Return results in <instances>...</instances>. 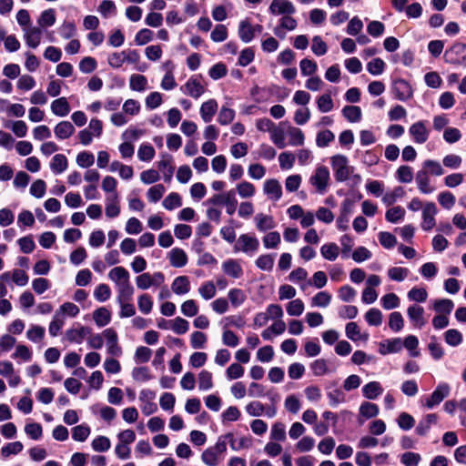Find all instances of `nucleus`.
Returning <instances> with one entry per match:
<instances>
[{
    "instance_id": "nucleus-4",
    "label": "nucleus",
    "mask_w": 466,
    "mask_h": 466,
    "mask_svg": "<svg viewBox=\"0 0 466 466\" xmlns=\"http://www.w3.org/2000/svg\"><path fill=\"white\" fill-rule=\"evenodd\" d=\"M180 90L183 94L195 99L199 98L205 92V86L202 84V76L194 75L190 76L185 85L180 86Z\"/></svg>"
},
{
    "instance_id": "nucleus-32",
    "label": "nucleus",
    "mask_w": 466,
    "mask_h": 466,
    "mask_svg": "<svg viewBox=\"0 0 466 466\" xmlns=\"http://www.w3.org/2000/svg\"><path fill=\"white\" fill-rule=\"evenodd\" d=\"M438 420V417L434 413L427 414L418 424L416 427V433L419 435H425L431 425L436 424Z\"/></svg>"
},
{
    "instance_id": "nucleus-59",
    "label": "nucleus",
    "mask_w": 466,
    "mask_h": 466,
    "mask_svg": "<svg viewBox=\"0 0 466 466\" xmlns=\"http://www.w3.org/2000/svg\"><path fill=\"white\" fill-rule=\"evenodd\" d=\"M228 299L234 308H238L246 300V295L240 289H231L228 291Z\"/></svg>"
},
{
    "instance_id": "nucleus-3",
    "label": "nucleus",
    "mask_w": 466,
    "mask_h": 466,
    "mask_svg": "<svg viewBox=\"0 0 466 466\" xmlns=\"http://www.w3.org/2000/svg\"><path fill=\"white\" fill-rule=\"evenodd\" d=\"M259 248L258 239L251 234H241L234 245L235 252H243L248 256H253Z\"/></svg>"
},
{
    "instance_id": "nucleus-26",
    "label": "nucleus",
    "mask_w": 466,
    "mask_h": 466,
    "mask_svg": "<svg viewBox=\"0 0 466 466\" xmlns=\"http://www.w3.org/2000/svg\"><path fill=\"white\" fill-rule=\"evenodd\" d=\"M120 213V208L118 206V194L114 193L108 195L106 198V217L113 218H116Z\"/></svg>"
},
{
    "instance_id": "nucleus-44",
    "label": "nucleus",
    "mask_w": 466,
    "mask_h": 466,
    "mask_svg": "<svg viewBox=\"0 0 466 466\" xmlns=\"http://www.w3.org/2000/svg\"><path fill=\"white\" fill-rule=\"evenodd\" d=\"M403 347L409 350L410 356L416 358L420 356V351L418 350L419 339L414 335H409L402 340Z\"/></svg>"
},
{
    "instance_id": "nucleus-13",
    "label": "nucleus",
    "mask_w": 466,
    "mask_h": 466,
    "mask_svg": "<svg viewBox=\"0 0 466 466\" xmlns=\"http://www.w3.org/2000/svg\"><path fill=\"white\" fill-rule=\"evenodd\" d=\"M424 309L417 304L410 305L407 309V315L410 323L418 329H421L426 324L424 318Z\"/></svg>"
},
{
    "instance_id": "nucleus-8",
    "label": "nucleus",
    "mask_w": 466,
    "mask_h": 466,
    "mask_svg": "<svg viewBox=\"0 0 466 466\" xmlns=\"http://www.w3.org/2000/svg\"><path fill=\"white\" fill-rule=\"evenodd\" d=\"M391 90L396 99L400 101H407L413 96V89L410 84L403 79L397 78L392 81Z\"/></svg>"
},
{
    "instance_id": "nucleus-22",
    "label": "nucleus",
    "mask_w": 466,
    "mask_h": 466,
    "mask_svg": "<svg viewBox=\"0 0 466 466\" xmlns=\"http://www.w3.org/2000/svg\"><path fill=\"white\" fill-rule=\"evenodd\" d=\"M75 130L73 124L69 121H61L54 128L55 136L59 140L69 138Z\"/></svg>"
},
{
    "instance_id": "nucleus-12",
    "label": "nucleus",
    "mask_w": 466,
    "mask_h": 466,
    "mask_svg": "<svg viewBox=\"0 0 466 466\" xmlns=\"http://www.w3.org/2000/svg\"><path fill=\"white\" fill-rule=\"evenodd\" d=\"M24 40L26 46L30 48L35 49L41 43L43 29L38 26H30L23 28Z\"/></svg>"
},
{
    "instance_id": "nucleus-58",
    "label": "nucleus",
    "mask_w": 466,
    "mask_h": 466,
    "mask_svg": "<svg viewBox=\"0 0 466 466\" xmlns=\"http://www.w3.org/2000/svg\"><path fill=\"white\" fill-rule=\"evenodd\" d=\"M386 64L381 58H373L367 64V70L373 76H380L384 72Z\"/></svg>"
},
{
    "instance_id": "nucleus-14",
    "label": "nucleus",
    "mask_w": 466,
    "mask_h": 466,
    "mask_svg": "<svg viewBox=\"0 0 466 466\" xmlns=\"http://www.w3.org/2000/svg\"><path fill=\"white\" fill-rule=\"evenodd\" d=\"M268 11L274 15H293L296 12V8L289 0H273Z\"/></svg>"
},
{
    "instance_id": "nucleus-62",
    "label": "nucleus",
    "mask_w": 466,
    "mask_h": 466,
    "mask_svg": "<svg viewBox=\"0 0 466 466\" xmlns=\"http://www.w3.org/2000/svg\"><path fill=\"white\" fill-rule=\"evenodd\" d=\"M444 339L448 345L456 347L461 343L462 335L458 329H451L444 333Z\"/></svg>"
},
{
    "instance_id": "nucleus-36",
    "label": "nucleus",
    "mask_w": 466,
    "mask_h": 466,
    "mask_svg": "<svg viewBox=\"0 0 466 466\" xmlns=\"http://www.w3.org/2000/svg\"><path fill=\"white\" fill-rule=\"evenodd\" d=\"M93 319L98 327H105L111 320V313L106 308L101 307L94 311Z\"/></svg>"
},
{
    "instance_id": "nucleus-11",
    "label": "nucleus",
    "mask_w": 466,
    "mask_h": 466,
    "mask_svg": "<svg viewBox=\"0 0 466 466\" xmlns=\"http://www.w3.org/2000/svg\"><path fill=\"white\" fill-rule=\"evenodd\" d=\"M438 213L437 207L433 202H427L422 208L421 228L424 231L431 230L436 225L435 216Z\"/></svg>"
},
{
    "instance_id": "nucleus-45",
    "label": "nucleus",
    "mask_w": 466,
    "mask_h": 466,
    "mask_svg": "<svg viewBox=\"0 0 466 466\" xmlns=\"http://www.w3.org/2000/svg\"><path fill=\"white\" fill-rule=\"evenodd\" d=\"M132 299H116L117 303L120 306L119 317L120 318H130L135 316L136 309L135 306L131 303Z\"/></svg>"
},
{
    "instance_id": "nucleus-61",
    "label": "nucleus",
    "mask_w": 466,
    "mask_h": 466,
    "mask_svg": "<svg viewBox=\"0 0 466 466\" xmlns=\"http://www.w3.org/2000/svg\"><path fill=\"white\" fill-rule=\"evenodd\" d=\"M270 439L275 441H284L286 440V427L282 422L277 421L273 424Z\"/></svg>"
},
{
    "instance_id": "nucleus-31",
    "label": "nucleus",
    "mask_w": 466,
    "mask_h": 466,
    "mask_svg": "<svg viewBox=\"0 0 466 466\" xmlns=\"http://www.w3.org/2000/svg\"><path fill=\"white\" fill-rule=\"evenodd\" d=\"M68 167V161L65 155L56 154L53 157L50 162V168L56 175L61 174L66 170Z\"/></svg>"
},
{
    "instance_id": "nucleus-60",
    "label": "nucleus",
    "mask_w": 466,
    "mask_h": 466,
    "mask_svg": "<svg viewBox=\"0 0 466 466\" xmlns=\"http://www.w3.org/2000/svg\"><path fill=\"white\" fill-rule=\"evenodd\" d=\"M365 320L370 326H380L382 323V313L376 308L370 309L365 314Z\"/></svg>"
},
{
    "instance_id": "nucleus-47",
    "label": "nucleus",
    "mask_w": 466,
    "mask_h": 466,
    "mask_svg": "<svg viewBox=\"0 0 466 466\" xmlns=\"http://www.w3.org/2000/svg\"><path fill=\"white\" fill-rule=\"evenodd\" d=\"M421 170H426L427 174H431L436 177L444 174V169L442 168L440 162L431 159H427L423 162Z\"/></svg>"
},
{
    "instance_id": "nucleus-43",
    "label": "nucleus",
    "mask_w": 466,
    "mask_h": 466,
    "mask_svg": "<svg viewBox=\"0 0 466 466\" xmlns=\"http://www.w3.org/2000/svg\"><path fill=\"white\" fill-rule=\"evenodd\" d=\"M339 247L335 243H327L320 248L321 256L329 261H334L339 256Z\"/></svg>"
},
{
    "instance_id": "nucleus-6",
    "label": "nucleus",
    "mask_w": 466,
    "mask_h": 466,
    "mask_svg": "<svg viewBox=\"0 0 466 466\" xmlns=\"http://www.w3.org/2000/svg\"><path fill=\"white\" fill-rule=\"evenodd\" d=\"M450 385L447 382H440L433 392L425 398L423 405L428 409H433L447 398L450 395Z\"/></svg>"
},
{
    "instance_id": "nucleus-33",
    "label": "nucleus",
    "mask_w": 466,
    "mask_h": 466,
    "mask_svg": "<svg viewBox=\"0 0 466 466\" xmlns=\"http://www.w3.org/2000/svg\"><path fill=\"white\" fill-rule=\"evenodd\" d=\"M345 333L348 339L352 341H358L360 339L368 340L369 335L364 334L363 336L360 333V327L356 322H349L345 327Z\"/></svg>"
},
{
    "instance_id": "nucleus-27",
    "label": "nucleus",
    "mask_w": 466,
    "mask_h": 466,
    "mask_svg": "<svg viewBox=\"0 0 466 466\" xmlns=\"http://www.w3.org/2000/svg\"><path fill=\"white\" fill-rule=\"evenodd\" d=\"M383 392L379 381H370L362 387V395L368 400H376Z\"/></svg>"
},
{
    "instance_id": "nucleus-37",
    "label": "nucleus",
    "mask_w": 466,
    "mask_h": 466,
    "mask_svg": "<svg viewBox=\"0 0 466 466\" xmlns=\"http://www.w3.org/2000/svg\"><path fill=\"white\" fill-rule=\"evenodd\" d=\"M454 308V304L451 299H437L433 303V309L438 314L449 316Z\"/></svg>"
},
{
    "instance_id": "nucleus-34",
    "label": "nucleus",
    "mask_w": 466,
    "mask_h": 466,
    "mask_svg": "<svg viewBox=\"0 0 466 466\" xmlns=\"http://www.w3.org/2000/svg\"><path fill=\"white\" fill-rule=\"evenodd\" d=\"M238 36L244 43H249L254 38L253 25L248 20H242L238 25Z\"/></svg>"
},
{
    "instance_id": "nucleus-52",
    "label": "nucleus",
    "mask_w": 466,
    "mask_h": 466,
    "mask_svg": "<svg viewBox=\"0 0 466 466\" xmlns=\"http://www.w3.org/2000/svg\"><path fill=\"white\" fill-rule=\"evenodd\" d=\"M331 301V295L327 291H319L311 299V306L326 308Z\"/></svg>"
},
{
    "instance_id": "nucleus-63",
    "label": "nucleus",
    "mask_w": 466,
    "mask_h": 466,
    "mask_svg": "<svg viewBox=\"0 0 466 466\" xmlns=\"http://www.w3.org/2000/svg\"><path fill=\"white\" fill-rule=\"evenodd\" d=\"M137 157L141 161H151L155 157V149L150 144L143 143L138 148Z\"/></svg>"
},
{
    "instance_id": "nucleus-51",
    "label": "nucleus",
    "mask_w": 466,
    "mask_h": 466,
    "mask_svg": "<svg viewBox=\"0 0 466 466\" xmlns=\"http://www.w3.org/2000/svg\"><path fill=\"white\" fill-rule=\"evenodd\" d=\"M198 293L205 300H209L216 296L217 289L213 281H206L198 288Z\"/></svg>"
},
{
    "instance_id": "nucleus-25",
    "label": "nucleus",
    "mask_w": 466,
    "mask_h": 466,
    "mask_svg": "<svg viewBox=\"0 0 466 466\" xmlns=\"http://www.w3.org/2000/svg\"><path fill=\"white\" fill-rule=\"evenodd\" d=\"M172 157L167 154L162 155L161 160L158 162V169L163 173V177L166 182L172 179L174 173V167L171 165Z\"/></svg>"
},
{
    "instance_id": "nucleus-48",
    "label": "nucleus",
    "mask_w": 466,
    "mask_h": 466,
    "mask_svg": "<svg viewBox=\"0 0 466 466\" xmlns=\"http://www.w3.org/2000/svg\"><path fill=\"white\" fill-rule=\"evenodd\" d=\"M404 327V319L400 312L393 311L389 316V328L394 332H400Z\"/></svg>"
},
{
    "instance_id": "nucleus-49",
    "label": "nucleus",
    "mask_w": 466,
    "mask_h": 466,
    "mask_svg": "<svg viewBox=\"0 0 466 466\" xmlns=\"http://www.w3.org/2000/svg\"><path fill=\"white\" fill-rule=\"evenodd\" d=\"M147 79L143 75L134 74L130 76L129 86L134 91L142 92L147 88Z\"/></svg>"
},
{
    "instance_id": "nucleus-54",
    "label": "nucleus",
    "mask_w": 466,
    "mask_h": 466,
    "mask_svg": "<svg viewBox=\"0 0 466 466\" xmlns=\"http://www.w3.org/2000/svg\"><path fill=\"white\" fill-rule=\"evenodd\" d=\"M91 432L90 427L86 424H80L73 428L72 438L76 441H85Z\"/></svg>"
},
{
    "instance_id": "nucleus-10",
    "label": "nucleus",
    "mask_w": 466,
    "mask_h": 466,
    "mask_svg": "<svg viewBox=\"0 0 466 466\" xmlns=\"http://www.w3.org/2000/svg\"><path fill=\"white\" fill-rule=\"evenodd\" d=\"M103 336L106 339L107 353L113 357H120L122 355V349L118 345V337L116 330L112 328L106 329L103 331Z\"/></svg>"
},
{
    "instance_id": "nucleus-5",
    "label": "nucleus",
    "mask_w": 466,
    "mask_h": 466,
    "mask_svg": "<svg viewBox=\"0 0 466 466\" xmlns=\"http://www.w3.org/2000/svg\"><path fill=\"white\" fill-rule=\"evenodd\" d=\"M427 124L428 121L426 120H419L411 124L409 127V135L415 144L421 145L428 141L431 130L427 127Z\"/></svg>"
},
{
    "instance_id": "nucleus-7",
    "label": "nucleus",
    "mask_w": 466,
    "mask_h": 466,
    "mask_svg": "<svg viewBox=\"0 0 466 466\" xmlns=\"http://www.w3.org/2000/svg\"><path fill=\"white\" fill-rule=\"evenodd\" d=\"M445 61L452 65H461L466 62V44L455 43L444 53Z\"/></svg>"
},
{
    "instance_id": "nucleus-1",
    "label": "nucleus",
    "mask_w": 466,
    "mask_h": 466,
    "mask_svg": "<svg viewBox=\"0 0 466 466\" xmlns=\"http://www.w3.org/2000/svg\"><path fill=\"white\" fill-rule=\"evenodd\" d=\"M330 165L336 181L344 182L351 178L355 184L360 183L361 177L359 174H354L355 167L350 165L346 156L341 154L332 156Z\"/></svg>"
},
{
    "instance_id": "nucleus-21",
    "label": "nucleus",
    "mask_w": 466,
    "mask_h": 466,
    "mask_svg": "<svg viewBox=\"0 0 466 466\" xmlns=\"http://www.w3.org/2000/svg\"><path fill=\"white\" fill-rule=\"evenodd\" d=\"M264 193L274 201H278L282 196V187L277 179H268L264 183Z\"/></svg>"
},
{
    "instance_id": "nucleus-39",
    "label": "nucleus",
    "mask_w": 466,
    "mask_h": 466,
    "mask_svg": "<svg viewBox=\"0 0 466 466\" xmlns=\"http://www.w3.org/2000/svg\"><path fill=\"white\" fill-rule=\"evenodd\" d=\"M282 123L279 124V127L275 126L271 131L270 134V139L271 141L279 147V148H284L286 147L285 142V130L281 128Z\"/></svg>"
},
{
    "instance_id": "nucleus-42",
    "label": "nucleus",
    "mask_w": 466,
    "mask_h": 466,
    "mask_svg": "<svg viewBox=\"0 0 466 466\" xmlns=\"http://www.w3.org/2000/svg\"><path fill=\"white\" fill-rule=\"evenodd\" d=\"M405 196V190L402 187H396L392 191L387 192L382 197V202L386 206L393 205L398 199Z\"/></svg>"
},
{
    "instance_id": "nucleus-40",
    "label": "nucleus",
    "mask_w": 466,
    "mask_h": 466,
    "mask_svg": "<svg viewBox=\"0 0 466 466\" xmlns=\"http://www.w3.org/2000/svg\"><path fill=\"white\" fill-rule=\"evenodd\" d=\"M116 289L117 291L116 299H132L135 289L134 287L131 285L130 279H128L123 283H120L118 286L116 287Z\"/></svg>"
},
{
    "instance_id": "nucleus-41",
    "label": "nucleus",
    "mask_w": 466,
    "mask_h": 466,
    "mask_svg": "<svg viewBox=\"0 0 466 466\" xmlns=\"http://www.w3.org/2000/svg\"><path fill=\"white\" fill-rule=\"evenodd\" d=\"M56 23V13L54 9H47L41 13L37 24L38 27L45 28L54 25Z\"/></svg>"
},
{
    "instance_id": "nucleus-29",
    "label": "nucleus",
    "mask_w": 466,
    "mask_h": 466,
    "mask_svg": "<svg viewBox=\"0 0 466 466\" xmlns=\"http://www.w3.org/2000/svg\"><path fill=\"white\" fill-rule=\"evenodd\" d=\"M51 111L57 116H66L70 112V106L66 97H59L51 103Z\"/></svg>"
},
{
    "instance_id": "nucleus-16",
    "label": "nucleus",
    "mask_w": 466,
    "mask_h": 466,
    "mask_svg": "<svg viewBox=\"0 0 466 466\" xmlns=\"http://www.w3.org/2000/svg\"><path fill=\"white\" fill-rule=\"evenodd\" d=\"M415 181L420 193L428 195L435 191V187L431 184V179L426 170H419L416 173Z\"/></svg>"
},
{
    "instance_id": "nucleus-35",
    "label": "nucleus",
    "mask_w": 466,
    "mask_h": 466,
    "mask_svg": "<svg viewBox=\"0 0 466 466\" xmlns=\"http://www.w3.org/2000/svg\"><path fill=\"white\" fill-rule=\"evenodd\" d=\"M286 133L289 137V144L290 146L298 147L304 144L305 137L299 128L289 126Z\"/></svg>"
},
{
    "instance_id": "nucleus-50",
    "label": "nucleus",
    "mask_w": 466,
    "mask_h": 466,
    "mask_svg": "<svg viewBox=\"0 0 466 466\" xmlns=\"http://www.w3.org/2000/svg\"><path fill=\"white\" fill-rule=\"evenodd\" d=\"M222 343L230 348H236L239 344V338L233 332L228 329L227 326L223 327L222 332Z\"/></svg>"
},
{
    "instance_id": "nucleus-24",
    "label": "nucleus",
    "mask_w": 466,
    "mask_h": 466,
    "mask_svg": "<svg viewBox=\"0 0 466 466\" xmlns=\"http://www.w3.org/2000/svg\"><path fill=\"white\" fill-rule=\"evenodd\" d=\"M169 262L175 268H182L187 263V255L179 248H174L168 253Z\"/></svg>"
},
{
    "instance_id": "nucleus-9",
    "label": "nucleus",
    "mask_w": 466,
    "mask_h": 466,
    "mask_svg": "<svg viewBox=\"0 0 466 466\" xmlns=\"http://www.w3.org/2000/svg\"><path fill=\"white\" fill-rule=\"evenodd\" d=\"M329 180V171L327 167L319 166L315 173L310 177V184L316 187L317 191L323 194L326 191Z\"/></svg>"
},
{
    "instance_id": "nucleus-46",
    "label": "nucleus",
    "mask_w": 466,
    "mask_h": 466,
    "mask_svg": "<svg viewBox=\"0 0 466 466\" xmlns=\"http://www.w3.org/2000/svg\"><path fill=\"white\" fill-rule=\"evenodd\" d=\"M387 274L390 279L401 282L409 276L410 270L407 268L392 267L388 269Z\"/></svg>"
},
{
    "instance_id": "nucleus-28",
    "label": "nucleus",
    "mask_w": 466,
    "mask_h": 466,
    "mask_svg": "<svg viewBox=\"0 0 466 466\" xmlns=\"http://www.w3.org/2000/svg\"><path fill=\"white\" fill-rule=\"evenodd\" d=\"M172 291L177 295H185L190 290L189 279L187 276L177 277L171 285Z\"/></svg>"
},
{
    "instance_id": "nucleus-53",
    "label": "nucleus",
    "mask_w": 466,
    "mask_h": 466,
    "mask_svg": "<svg viewBox=\"0 0 466 466\" xmlns=\"http://www.w3.org/2000/svg\"><path fill=\"white\" fill-rule=\"evenodd\" d=\"M162 205L166 209L173 210L182 206L181 197L178 193L172 192L165 198Z\"/></svg>"
},
{
    "instance_id": "nucleus-64",
    "label": "nucleus",
    "mask_w": 466,
    "mask_h": 466,
    "mask_svg": "<svg viewBox=\"0 0 466 466\" xmlns=\"http://www.w3.org/2000/svg\"><path fill=\"white\" fill-rule=\"evenodd\" d=\"M420 461L421 456L412 451L404 452L400 456V462L405 466H418Z\"/></svg>"
},
{
    "instance_id": "nucleus-2",
    "label": "nucleus",
    "mask_w": 466,
    "mask_h": 466,
    "mask_svg": "<svg viewBox=\"0 0 466 466\" xmlns=\"http://www.w3.org/2000/svg\"><path fill=\"white\" fill-rule=\"evenodd\" d=\"M227 451V442L219 437L214 446L208 447L201 454V460L207 466H218Z\"/></svg>"
},
{
    "instance_id": "nucleus-30",
    "label": "nucleus",
    "mask_w": 466,
    "mask_h": 466,
    "mask_svg": "<svg viewBox=\"0 0 466 466\" xmlns=\"http://www.w3.org/2000/svg\"><path fill=\"white\" fill-rule=\"evenodd\" d=\"M108 279L116 286L130 279L129 272L121 266L115 267L108 273Z\"/></svg>"
},
{
    "instance_id": "nucleus-20",
    "label": "nucleus",
    "mask_w": 466,
    "mask_h": 466,
    "mask_svg": "<svg viewBox=\"0 0 466 466\" xmlns=\"http://www.w3.org/2000/svg\"><path fill=\"white\" fill-rule=\"evenodd\" d=\"M254 221L257 229L260 232H266L268 230L273 229L276 227L275 220L270 215L258 213L254 217Z\"/></svg>"
},
{
    "instance_id": "nucleus-38",
    "label": "nucleus",
    "mask_w": 466,
    "mask_h": 466,
    "mask_svg": "<svg viewBox=\"0 0 466 466\" xmlns=\"http://www.w3.org/2000/svg\"><path fill=\"white\" fill-rule=\"evenodd\" d=\"M343 116L351 123H358L361 119V109L357 106H345L342 109Z\"/></svg>"
},
{
    "instance_id": "nucleus-19",
    "label": "nucleus",
    "mask_w": 466,
    "mask_h": 466,
    "mask_svg": "<svg viewBox=\"0 0 466 466\" xmlns=\"http://www.w3.org/2000/svg\"><path fill=\"white\" fill-rule=\"evenodd\" d=\"M91 329L88 327L80 326L76 329L66 330V338L68 341L81 344L87 335H90Z\"/></svg>"
},
{
    "instance_id": "nucleus-55",
    "label": "nucleus",
    "mask_w": 466,
    "mask_h": 466,
    "mask_svg": "<svg viewBox=\"0 0 466 466\" xmlns=\"http://www.w3.org/2000/svg\"><path fill=\"white\" fill-rule=\"evenodd\" d=\"M379 407L372 402H363L360 407V414L366 419H371L379 414Z\"/></svg>"
},
{
    "instance_id": "nucleus-17",
    "label": "nucleus",
    "mask_w": 466,
    "mask_h": 466,
    "mask_svg": "<svg viewBox=\"0 0 466 466\" xmlns=\"http://www.w3.org/2000/svg\"><path fill=\"white\" fill-rule=\"evenodd\" d=\"M327 397L331 407L335 408L346 401L345 392L336 386L335 383L327 387Z\"/></svg>"
},
{
    "instance_id": "nucleus-57",
    "label": "nucleus",
    "mask_w": 466,
    "mask_h": 466,
    "mask_svg": "<svg viewBox=\"0 0 466 466\" xmlns=\"http://www.w3.org/2000/svg\"><path fill=\"white\" fill-rule=\"evenodd\" d=\"M409 300L422 303L427 300L428 293L424 288H412L407 294Z\"/></svg>"
},
{
    "instance_id": "nucleus-15",
    "label": "nucleus",
    "mask_w": 466,
    "mask_h": 466,
    "mask_svg": "<svg viewBox=\"0 0 466 466\" xmlns=\"http://www.w3.org/2000/svg\"><path fill=\"white\" fill-rule=\"evenodd\" d=\"M12 279L17 286L24 287L28 283L29 278L27 274L21 269H14L13 271H5L1 274L0 280L9 281Z\"/></svg>"
},
{
    "instance_id": "nucleus-56",
    "label": "nucleus",
    "mask_w": 466,
    "mask_h": 466,
    "mask_svg": "<svg viewBox=\"0 0 466 466\" xmlns=\"http://www.w3.org/2000/svg\"><path fill=\"white\" fill-rule=\"evenodd\" d=\"M64 324H65L64 317L56 311L54 314L53 319L49 324V329H48L49 334L52 337H56L59 334Z\"/></svg>"
},
{
    "instance_id": "nucleus-18",
    "label": "nucleus",
    "mask_w": 466,
    "mask_h": 466,
    "mask_svg": "<svg viewBox=\"0 0 466 466\" xmlns=\"http://www.w3.org/2000/svg\"><path fill=\"white\" fill-rule=\"evenodd\" d=\"M224 273L233 279H239L243 275V269L239 262L234 258H228L222 263Z\"/></svg>"
},
{
    "instance_id": "nucleus-23",
    "label": "nucleus",
    "mask_w": 466,
    "mask_h": 466,
    "mask_svg": "<svg viewBox=\"0 0 466 466\" xmlns=\"http://www.w3.org/2000/svg\"><path fill=\"white\" fill-rule=\"evenodd\" d=\"M218 110V103L215 99L204 102L200 106V116L205 123H209Z\"/></svg>"
}]
</instances>
